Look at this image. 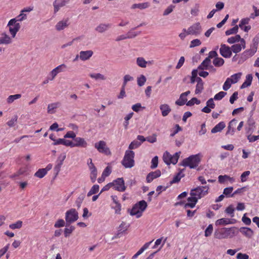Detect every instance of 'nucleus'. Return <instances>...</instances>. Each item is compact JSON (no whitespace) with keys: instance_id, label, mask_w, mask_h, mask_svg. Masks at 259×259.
Returning a JSON list of instances; mask_svg holds the SVG:
<instances>
[{"instance_id":"nucleus-29","label":"nucleus","mask_w":259,"mask_h":259,"mask_svg":"<svg viewBox=\"0 0 259 259\" xmlns=\"http://www.w3.org/2000/svg\"><path fill=\"white\" fill-rule=\"evenodd\" d=\"M137 139L141 142H145L147 141L150 143H155L156 141V136L153 135L152 137H148L145 138L143 136L138 135L137 136Z\"/></svg>"},{"instance_id":"nucleus-55","label":"nucleus","mask_w":259,"mask_h":259,"mask_svg":"<svg viewBox=\"0 0 259 259\" xmlns=\"http://www.w3.org/2000/svg\"><path fill=\"white\" fill-rule=\"evenodd\" d=\"M195 104L199 105L200 104V101L198 100L196 98H192L190 100L187 102L186 105L188 106H192Z\"/></svg>"},{"instance_id":"nucleus-5","label":"nucleus","mask_w":259,"mask_h":259,"mask_svg":"<svg viewBox=\"0 0 259 259\" xmlns=\"http://www.w3.org/2000/svg\"><path fill=\"white\" fill-rule=\"evenodd\" d=\"M209 189V186H198L196 188L193 189L190 191V195L194 196L198 199H200L201 198L204 197L208 193V190Z\"/></svg>"},{"instance_id":"nucleus-42","label":"nucleus","mask_w":259,"mask_h":259,"mask_svg":"<svg viewBox=\"0 0 259 259\" xmlns=\"http://www.w3.org/2000/svg\"><path fill=\"white\" fill-rule=\"evenodd\" d=\"M23 222L21 221H18L14 223L9 225L10 229L12 230L20 229L22 227Z\"/></svg>"},{"instance_id":"nucleus-21","label":"nucleus","mask_w":259,"mask_h":259,"mask_svg":"<svg viewBox=\"0 0 259 259\" xmlns=\"http://www.w3.org/2000/svg\"><path fill=\"white\" fill-rule=\"evenodd\" d=\"M69 24V19H63L56 24L55 25V28L58 31H61L67 28Z\"/></svg>"},{"instance_id":"nucleus-1","label":"nucleus","mask_w":259,"mask_h":259,"mask_svg":"<svg viewBox=\"0 0 259 259\" xmlns=\"http://www.w3.org/2000/svg\"><path fill=\"white\" fill-rule=\"evenodd\" d=\"M201 157L202 155L200 153L192 155L184 159L181 163V165L185 167L187 166L190 168H195L199 164Z\"/></svg>"},{"instance_id":"nucleus-51","label":"nucleus","mask_w":259,"mask_h":259,"mask_svg":"<svg viewBox=\"0 0 259 259\" xmlns=\"http://www.w3.org/2000/svg\"><path fill=\"white\" fill-rule=\"evenodd\" d=\"M84 195L80 194L76 199L75 201V205L78 208H79L81 206V204L82 203L84 199Z\"/></svg>"},{"instance_id":"nucleus-6","label":"nucleus","mask_w":259,"mask_h":259,"mask_svg":"<svg viewBox=\"0 0 259 259\" xmlns=\"http://www.w3.org/2000/svg\"><path fill=\"white\" fill-rule=\"evenodd\" d=\"M66 226H69L78 219V213L75 208H71L65 212Z\"/></svg>"},{"instance_id":"nucleus-39","label":"nucleus","mask_w":259,"mask_h":259,"mask_svg":"<svg viewBox=\"0 0 259 259\" xmlns=\"http://www.w3.org/2000/svg\"><path fill=\"white\" fill-rule=\"evenodd\" d=\"M144 142H141L138 140L137 139L136 140L133 141L129 145L128 149L130 150L135 149L139 148Z\"/></svg>"},{"instance_id":"nucleus-26","label":"nucleus","mask_w":259,"mask_h":259,"mask_svg":"<svg viewBox=\"0 0 259 259\" xmlns=\"http://www.w3.org/2000/svg\"><path fill=\"white\" fill-rule=\"evenodd\" d=\"M237 123V120L233 119L231 120L228 126V130L226 132V135L230 134L233 135L235 132V127Z\"/></svg>"},{"instance_id":"nucleus-52","label":"nucleus","mask_w":259,"mask_h":259,"mask_svg":"<svg viewBox=\"0 0 259 259\" xmlns=\"http://www.w3.org/2000/svg\"><path fill=\"white\" fill-rule=\"evenodd\" d=\"M146 81V78L144 75H141L137 78V84L139 87L144 85Z\"/></svg>"},{"instance_id":"nucleus-62","label":"nucleus","mask_w":259,"mask_h":259,"mask_svg":"<svg viewBox=\"0 0 259 259\" xmlns=\"http://www.w3.org/2000/svg\"><path fill=\"white\" fill-rule=\"evenodd\" d=\"M175 7V6L172 5H170L169 6H168L163 12V16H167L169 15L170 13H171L173 11Z\"/></svg>"},{"instance_id":"nucleus-28","label":"nucleus","mask_w":259,"mask_h":259,"mask_svg":"<svg viewBox=\"0 0 259 259\" xmlns=\"http://www.w3.org/2000/svg\"><path fill=\"white\" fill-rule=\"evenodd\" d=\"M160 110L161 112V114L163 116L165 117L168 115L171 111V109L169 106L167 104H161L159 107Z\"/></svg>"},{"instance_id":"nucleus-24","label":"nucleus","mask_w":259,"mask_h":259,"mask_svg":"<svg viewBox=\"0 0 259 259\" xmlns=\"http://www.w3.org/2000/svg\"><path fill=\"white\" fill-rule=\"evenodd\" d=\"M161 176V171L159 170H156L154 171L150 172L146 177L147 183L151 182L154 179L159 177Z\"/></svg>"},{"instance_id":"nucleus-20","label":"nucleus","mask_w":259,"mask_h":259,"mask_svg":"<svg viewBox=\"0 0 259 259\" xmlns=\"http://www.w3.org/2000/svg\"><path fill=\"white\" fill-rule=\"evenodd\" d=\"M12 35L10 36L6 33H2L0 36V45H9L12 42Z\"/></svg>"},{"instance_id":"nucleus-54","label":"nucleus","mask_w":259,"mask_h":259,"mask_svg":"<svg viewBox=\"0 0 259 259\" xmlns=\"http://www.w3.org/2000/svg\"><path fill=\"white\" fill-rule=\"evenodd\" d=\"M234 208L232 205H229L225 209V212L229 215L231 217L234 216Z\"/></svg>"},{"instance_id":"nucleus-59","label":"nucleus","mask_w":259,"mask_h":259,"mask_svg":"<svg viewBox=\"0 0 259 259\" xmlns=\"http://www.w3.org/2000/svg\"><path fill=\"white\" fill-rule=\"evenodd\" d=\"M232 84L233 83L231 82L230 79L227 78L223 84V89L224 91L228 90L231 88Z\"/></svg>"},{"instance_id":"nucleus-14","label":"nucleus","mask_w":259,"mask_h":259,"mask_svg":"<svg viewBox=\"0 0 259 259\" xmlns=\"http://www.w3.org/2000/svg\"><path fill=\"white\" fill-rule=\"evenodd\" d=\"M73 140L74 142L71 141V147L86 148L88 146V143L83 138L76 137Z\"/></svg>"},{"instance_id":"nucleus-49","label":"nucleus","mask_w":259,"mask_h":259,"mask_svg":"<svg viewBox=\"0 0 259 259\" xmlns=\"http://www.w3.org/2000/svg\"><path fill=\"white\" fill-rule=\"evenodd\" d=\"M229 224H231L230 220L229 219L226 218H222L221 219H219L215 222V225L217 226L228 225Z\"/></svg>"},{"instance_id":"nucleus-10","label":"nucleus","mask_w":259,"mask_h":259,"mask_svg":"<svg viewBox=\"0 0 259 259\" xmlns=\"http://www.w3.org/2000/svg\"><path fill=\"white\" fill-rule=\"evenodd\" d=\"M112 187L115 190L119 192H123L126 189L124 182L122 178H117L111 182Z\"/></svg>"},{"instance_id":"nucleus-4","label":"nucleus","mask_w":259,"mask_h":259,"mask_svg":"<svg viewBox=\"0 0 259 259\" xmlns=\"http://www.w3.org/2000/svg\"><path fill=\"white\" fill-rule=\"evenodd\" d=\"M257 48V42H254L251 45L248 50L244 51L238 59V63L241 64L249 58L252 57L256 52Z\"/></svg>"},{"instance_id":"nucleus-13","label":"nucleus","mask_w":259,"mask_h":259,"mask_svg":"<svg viewBox=\"0 0 259 259\" xmlns=\"http://www.w3.org/2000/svg\"><path fill=\"white\" fill-rule=\"evenodd\" d=\"M219 51L221 55L225 58H229L232 56L231 47L225 44L221 45Z\"/></svg>"},{"instance_id":"nucleus-35","label":"nucleus","mask_w":259,"mask_h":259,"mask_svg":"<svg viewBox=\"0 0 259 259\" xmlns=\"http://www.w3.org/2000/svg\"><path fill=\"white\" fill-rule=\"evenodd\" d=\"M62 144L66 146L71 147V141L65 140V139H58L53 143L54 145Z\"/></svg>"},{"instance_id":"nucleus-32","label":"nucleus","mask_w":259,"mask_h":259,"mask_svg":"<svg viewBox=\"0 0 259 259\" xmlns=\"http://www.w3.org/2000/svg\"><path fill=\"white\" fill-rule=\"evenodd\" d=\"M60 103L55 102L49 104L47 107V112L49 114H53L55 112V110L60 106Z\"/></svg>"},{"instance_id":"nucleus-3","label":"nucleus","mask_w":259,"mask_h":259,"mask_svg":"<svg viewBox=\"0 0 259 259\" xmlns=\"http://www.w3.org/2000/svg\"><path fill=\"white\" fill-rule=\"evenodd\" d=\"M135 152L132 150H126L121 161L125 168H132L135 165Z\"/></svg>"},{"instance_id":"nucleus-58","label":"nucleus","mask_w":259,"mask_h":259,"mask_svg":"<svg viewBox=\"0 0 259 259\" xmlns=\"http://www.w3.org/2000/svg\"><path fill=\"white\" fill-rule=\"evenodd\" d=\"M201 44V41L199 39H195L191 41L189 47L192 48L195 47L200 46Z\"/></svg>"},{"instance_id":"nucleus-16","label":"nucleus","mask_w":259,"mask_h":259,"mask_svg":"<svg viewBox=\"0 0 259 259\" xmlns=\"http://www.w3.org/2000/svg\"><path fill=\"white\" fill-rule=\"evenodd\" d=\"M188 33L190 35H199L201 31V26L200 23H196L191 26H190L188 29Z\"/></svg>"},{"instance_id":"nucleus-22","label":"nucleus","mask_w":259,"mask_h":259,"mask_svg":"<svg viewBox=\"0 0 259 259\" xmlns=\"http://www.w3.org/2000/svg\"><path fill=\"white\" fill-rule=\"evenodd\" d=\"M111 27L110 23H102L99 24L96 28L95 30L98 33H103L107 31Z\"/></svg>"},{"instance_id":"nucleus-23","label":"nucleus","mask_w":259,"mask_h":259,"mask_svg":"<svg viewBox=\"0 0 259 259\" xmlns=\"http://www.w3.org/2000/svg\"><path fill=\"white\" fill-rule=\"evenodd\" d=\"M93 55V52L92 50L81 51L79 52V59L85 61L88 60Z\"/></svg>"},{"instance_id":"nucleus-2","label":"nucleus","mask_w":259,"mask_h":259,"mask_svg":"<svg viewBox=\"0 0 259 259\" xmlns=\"http://www.w3.org/2000/svg\"><path fill=\"white\" fill-rule=\"evenodd\" d=\"M147 207V204L145 200H141L137 203L131 210V215H136L137 218L141 217L143 212Z\"/></svg>"},{"instance_id":"nucleus-60","label":"nucleus","mask_w":259,"mask_h":259,"mask_svg":"<svg viewBox=\"0 0 259 259\" xmlns=\"http://www.w3.org/2000/svg\"><path fill=\"white\" fill-rule=\"evenodd\" d=\"M158 163V157L157 156L154 157L151 160V165L150 167L152 169L157 167Z\"/></svg>"},{"instance_id":"nucleus-37","label":"nucleus","mask_w":259,"mask_h":259,"mask_svg":"<svg viewBox=\"0 0 259 259\" xmlns=\"http://www.w3.org/2000/svg\"><path fill=\"white\" fill-rule=\"evenodd\" d=\"M90 76L96 80H105L106 77L101 73H91Z\"/></svg>"},{"instance_id":"nucleus-31","label":"nucleus","mask_w":259,"mask_h":259,"mask_svg":"<svg viewBox=\"0 0 259 259\" xmlns=\"http://www.w3.org/2000/svg\"><path fill=\"white\" fill-rule=\"evenodd\" d=\"M150 7V4L148 2H145L139 4H134L131 6L132 9H139L143 10L147 9Z\"/></svg>"},{"instance_id":"nucleus-43","label":"nucleus","mask_w":259,"mask_h":259,"mask_svg":"<svg viewBox=\"0 0 259 259\" xmlns=\"http://www.w3.org/2000/svg\"><path fill=\"white\" fill-rule=\"evenodd\" d=\"M137 65L142 68H145L147 66V64L148 63L144 58L138 57L137 58Z\"/></svg>"},{"instance_id":"nucleus-56","label":"nucleus","mask_w":259,"mask_h":259,"mask_svg":"<svg viewBox=\"0 0 259 259\" xmlns=\"http://www.w3.org/2000/svg\"><path fill=\"white\" fill-rule=\"evenodd\" d=\"M14 19L17 22H21L27 19V15L21 11L20 14Z\"/></svg>"},{"instance_id":"nucleus-25","label":"nucleus","mask_w":259,"mask_h":259,"mask_svg":"<svg viewBox=\"0 0 259 259\" xmlns=\"http://www.w3.org/2000/svg\"><path fill=\"white\" fill-rule=\"evenodd\" d=\"M196 80L197 84L196 85L195 93L197 95L200 94L203 91L204 89V82L200 77L196 78Z\"/></svg>"},{"instance_id":"nucleus-47","label":"nucleus","mask_w":259,"mask_h":259,"mask_svg":"<svg viewBox=\"0 0 259 259\" xmlns=\"http://www.w3.org/2000/svg\"><path fill=\"white\" fill-rule=\"evenodd\" d=\"M18 120V116L15 115L12 118L7 122V124L10 127H14Z\"/></svg>"},{"instance_id":"nucleus-50","label":"nucleus","mask_w":259,"mask_h":259,"mask_svg":"<svg viewBox=\"0 0 259 259\" xmlns=\"http://www.w3.org/2000/svg\"><path fill=\"white\" fill-rule=\"evenodd\" d=\"M68 228H66L64 231V234L65 237H68L75 230V227L73 226H69Z\"/></svg>"},{"instance_id":"nucleus-57","label":"nucleus","mask_w":259,"mask_h":259,"mask_svg":"<svg viewBox=\"0 0 259 259\" xmlns=\"http://www.w3.org/2000/svg\"><path fill=\"white\" fill-rule=\"evenodd\" d=\"M233 190V187H229L226 188L224 189L223 194L225 195L227 197H231V193Z\"/></svg>"},{"instance_id":"nucleus-36","label":"nucleus","mask_w":259,"mask_h":259,"mask_svg":"<svg viewBox=\"0 0 259 259\" xmlns=\"http://www.w3.org/2000/svg\"><path fill=\"white\" fill-rule=\"evenodd\" d=\"M211 61L209 59V58H206L201 63V64L198 66V68L199 69H207L208 67L210 64Z\"/></svg>"},{"instance_id":"nucleus-40","label":"nucleus","mask_w":259,"mask_h":259,"mask_svg":"<svg viewBox=\"0 0 259 259\" xmlns=\"http://www.w3.org/2000/svg\"><path fill=\"white\" fill-rule=\"evenodd\" d=\"M242 39V38H241L240 35L237 34V35H236L235 36H231V37L228 38L227 39V42L230 44H234L235 42H237L239 41L240 42Z\"/></svg>"},{"instance_id":"nucleus-30","label":"nucleus","mask_w":259,"mask_h":259,"mask_svg":"<svg viewBox=\"0 0 259 259\" xmlns=\"http://www.w3.org/2000/svg\"><path fill=\"white\" fill-rule=\"evenodd\" d=\"M226 126L225 123L224 121L220 122L215 126L211 129V133L214 134L221 132Z\"/></svg>"},{"instance_id":"nucleus-15","label":"nucleus","mask_w":259,"mask_h":259,"mask_svg":"<svg viewBox=\"0 0 259 259\" xmlns=\"http://www.w3.org/2000/svg\"><path fill=\"white\" fill-rule=\"evenodd\" d=\"M129 224H127L125 222H122L119 225L117 233L112 238V240L120 238L122 233L125 232L129 227Z\"/></svg>"},{"instance_id":"nucleus-63","label":"nucleus","mask_w":259,"mask_h":259,"mask_svg":"<svg viewBox=\"0 0 259 259\" xmlns=\"http://www.w3.org/2000/svg\"><path fill=\"white\" fill-rule=\"evenodd\" d=\"M213 231L212 225L210 224L205 230V236L208 237L211 235Z\"/></svg>"},{"instance_id":"nucleus-9","label":"nucleus","mask_w":259,"mask_h":259,"mask_svg":"<svg viewBox=\"0 0 259 259\" xmlns=\"http://www.w3.org/2000/svg\"><path fill=\"white\" fill-rule=\"evenodd\" d=\"M7 27H9V32L12 35V37L14 38L20 29L21 25L15 19H12L9 21Z\"/></svg>"},{"instance_id":"nucleus-8","label":"nucleus","mask_w":259,"mask_h":259,"mask_svg":"<svg viewBox=\"0 0 259 259\" xmlns=\"http://www.w3.org/2000/svg\"><path fill=\"white\" fill-rule=\"evenodd\" d=\"M231 233L233 234L234 232L231 228H223L215 231L214 235L216 238L222 239L233 236Z\"/></svg>"},{"instance_id":"nucleus-18","label":"nucleus","mask_w":259,"mask_h":259,"mask_svg":"<svg viewBox=\"0 0 259 259\" xmlns=\"http://www.w3.org/2000/svg\"><path fill=\"white\" fill-rule=\"evenodd\" d=\"M69 1V0H55L53 3L54 13L58 12L60 8L67 4Z\"/></svg>"},{"instance_id":"nucleus-48","label":"nucleus","mask_w":259,"mask_h":259,"mask_svg":"<svg viewBox=\"0 0 259 259\" xmlns=\"http://www.w3.org/2000/svg\"><path fill=\"white\" fill-rule=\"evenodd\" d=\"M99 190V186L98 185H94L88 193L87 196L88 197L92 196L93 194H96Z\"/></svg>"},{"instance_id":"nucleus-44","label":"nucleus","mask_w":259,"mask_h":259,"mask_svg":"<svg viewBox=\"0 0 259 259\" xmlns=\"http://www.w3.org/2000/svg\"><path fill=\"white\" fill-rule=\"evenodd\" d=\"M21 97V94H15L9 96L7 99V102L8 104L12 103L15 100L20 99Z\"/></svg>"},{"instance_id":"nucleus-12","label":"nucleus","mask_w":259,"mask_h":259,"mask_svg":"<svg viewBox=\"0 0 259 259\" xmlns=\"http://www.w3.org/2000/svg\"><path fill=\"white\" fill-rule=\"evenodd\" d=\"M66 69L67 66L65 64H62L53 69L49 74L50 81L53 80L58 73L65 71Z\"/></svg>"},{"instance_id":"nucleus-64","label":"nucleus","mask_w":259,"mask_h":259,"mask_svg":"<svg viewBox=\"0 0 259 259\" xmlns=\"http://www.w3.org/2000/svg\"><path fill=\"white\" fill-rule=\"evenodd\" d=\"M65 221L63 219H59L55 223L54 227L55 228H60L65 226Z\"/></svg>"},{"instance_id":"nucleus-34","label":"nucleus","mask_w":259,"mask_h":259,"mask_svg":"<svg viewBox=\"0 0 259 259\" xmlns=\"http://www.w3.org/2000/svg\"><path fill=\"white\" fill-rule=\"evenodd\" d=\"M252 80V75L251 74H247L246 76V79H245V81L242 83L240 88L244 89L245 88H247V87L250 86L251 84Z\"/></svg>"},{"instance_id":"nucleus-38","label":"nucleus","mask_w":259,"mask_h":259,"mask_svg":"<svg viewBox=\"0 0 259 259\" xmlns=\"http://www.w3.org/2000/svg\"><path fill=\"white\" fill-rule=\"evenodd\" d=\"M242 75V73L239 72L237 73H235L233 74L230 76V77H228L229 79H230V80L231 81V82H232L233 84H235L237 83L239 79L241 78V76Z\"/></svg>"},{"instance_id":"nucleus-27","label":"nucleus","mask_w":259,"mask_h":259,"mask_svg":"<svg viewBox=\"0 0 259 259\" xmlns=\"http://www.w3.org/2000/svg\"><path fill=\"white\" fill-rule=\"evenodd\" d=\"M198 199L194 196H191L188 198V202L185 204V208H193L198 201Z\"/></svg>"},{"instance_id":"nucleus-45","label":"nucleus","mask_w":259,"mask_h":259,"mask_svg":"<svg viewBox=\"0 0 259 259\" xmlns=\"http://www.w3.org/2000/svg\"><path fill=\"white\" fill-rule=\"evenodd\" d=\"M47 174V169L40 168L35 173L34 176L39 178H42Z\"/></svg>"},{"instance_id":"nucleus-41","label":"nucleus","mask_w":259,"mask_h":259,"mask_svg":"<svg viewBox=\"0 0 259 259\" xmlns=\"http://www.w3.org/2000/svg\"><path fill=\"white\" fill-rule=\"evenodd\" d=\"M212 62L215 67H221L224 65L225 61L222 58L217 56L213 59Z\"/></svg>"},{"instance_id":"nucleus-53","label":"nucleus","mask_w":259,"mask_h":259,"mask_svg":"<svg viewBox=\"0 0 259 259\" xmlns=\"http://www.w3.org/2000/svg\"><path fill=\"white\" fill-rule=\"evenodd\" d=\"M239 27L238 25H235L233 28H231L230 29L227 30L225 32L226 35H231V34H233L237 33V32H238V28Z\"/></svg>"},{"instance_id":"nucleus-17","label":"nucleus","mask_w":259,"mask_h":259,"mask_svg":"<svg viewBox=\"0 0 259 259\" xmlns=\"http://www.w3.org/2000/svg\"><path fill=\"white\" fill-rule=\"evenodd\" d=\"M240 44H236L231 47L232 52L238 53L241 52L242 49L246 47V42L244 39H242Z\"/></svg>"},{"instance_id":"nucleus-61","label":"nucleus","mask_w":259,"mask_h":259,"mask_svg":"<svg viewBox=\"0 0 259 259\" xmlns=\"http://www.w3.org/2000/svg\"><path fill=\"white\" fill-rule=\"evenodd\" d=\"M226 94L227 93L226 92L223 91L220 92L219 93L215 95L213 99L215 100H221L225 96Z\"/></svg>"},{"instance_id":"nucleus-11","label":"nucleus","mask_w":259,"mask_h":259,"mask_svg":"<svg viewBox=\"0 0 259 259\" xmlns=\"http://www.w3.org/2000/svg\"><path fill=\"white\" fill-rule=\"evenodd\" d=\"M95 147L100 153H103L106 155L110 154L109 149L107 147L106 142L103 141H100L96 143Z\"/></svg>"},{"instance_id":"nucleus-33","label":"nucleus","mask_w":259,"mask_h":259,"mask_svg":"<svg viewBox=\"0 0 259 259\" xmlns=\"http://www.w3.org/2000/svg\"><path fill=\"white\" fill-rule=\"evenodd\" d=\"M240 232L247 237H251L253 234V231L249 228L242 227L240 229Z\"/></svg>"},{"instance_id":"nucleus-46","label":"nucleus","mask_w":259,"mask_h":259,"mask_svg":"<svg viewBox=\"0 0 259 259\" xmlns=\"http://www.w3.org/2000/svg\"><path fill=\"white\" fill-rule=\"evenodd\" d=\"M90 179L92 183H95L97 177V169L96 167L90 169Z\"/></svg>"},{"instance_id":"nucleus-7","label":"nucleus","mask_w":259,"mask_h":259,"mask_svg":"<svg viewBox=\"0 0 259 259\" xmlns=\"http://www.w3.org/2000/svg\"><path fill=\"white\" fill-rule=\"evenodd\" d=\"M180 154L181 152H178L171 155L169 152L166 151L163 153V160L167 165H169L171 163L175 164L177 163Z\"/></svg>"},{"instance_id":"nucleus-19","label":"nucleus","mask_w":259,"mask_h":259,"mask_svg":"<svg viewBox=\"0 0 259 259\" xmlns=\"http://www.w3.org/2000/svg\"><path fill=\"white\" fill-rule=\"evenodd\" d=\"M190 93V91H188L182 93L180 96L179 99L176 101V104L179 106H183L186 104L187 101V96H188Z\"/></svg>"}]
</instances>
